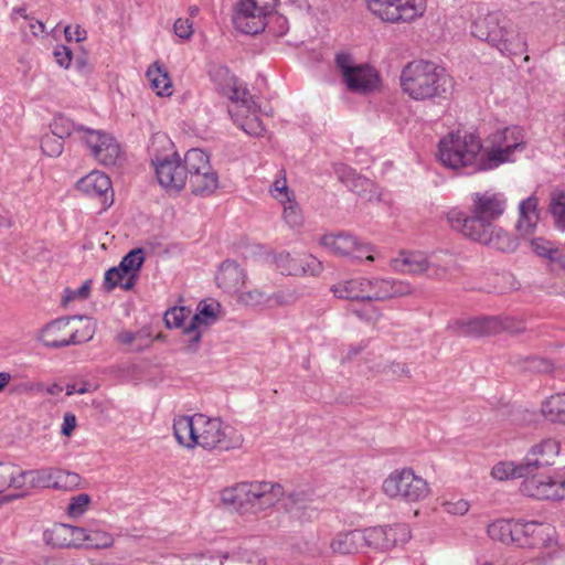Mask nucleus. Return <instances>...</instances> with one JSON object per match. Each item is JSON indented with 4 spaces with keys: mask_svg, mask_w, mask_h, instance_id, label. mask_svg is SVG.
<instances>
[{
    "mask_svg": "<svg viewBox=\"0 0 565 565\" xmlns=\"http://www.w3.org/2000/svg\"><path fill=\"white\" fill-rule=\"evenodd\" d=\"M452 85V78L445 68L429 61H412L401 73L403 92L417 102L445 99Z\"/></svg>",
    "mask_w": 565,
    "mask_h": 565,
    "instance_id": "nucleus-1",
    "label": "nucleus"
},
{
    "mask_svg": "<svg viewBox=\"0 0 565 565\" xmlns=\"http://www.w3.org/2000/svg\"><path fill=\"white\" fill-rule=\"evenodd\" d=\"M438 158L443 166L460 170L465 174L490 171L486 168V151L479 137L457 131L443 138L438 145Z\"/></svg>",
    "mask_w": 565,
    "mask_h": 565,
    "instance_id": "nucleus-2",
    "label": "nucleus"
},
{
    "mask_svg": "<svg viewBox=\"0 0 565 565\" xmlns=\"http://www.w3.org/2000/svg\"><path fill=\"white\" fill-rule=\"evenodd\" d=\"M507 209V198L503 193L484 191L471 194L470 214L452 209L447 214L450 227L462 235L472 233L494 224Z\"/></svg>",
    "mask_w": 565,
    "mask_h": 565,
    "instance_id": "nucleus-3",
    "label": "nucleus"
},
{
    "mask_svg": "<svg viewBox=\"0 0 565 565\" xmlns=\"http://www.w3.org/2000/svg\"><path fill=\"white\" fill-rule=\"evenodd\" d=\"M471 34L490 43L502 54L518 55L525 53L527 50L525 38L500 11L489 12L477 18L471 25Z\"/></svg>",
    "mask_w": 565,
    "mask_h": 565,
    "instance_id": "nucleus-4",
    "label": "nucleus"
},
{
    "mask_svg": "<svg viewBox=\"0 0 565 565\" xmlns=\"http://www.w3.org/2000/svg\"><path fill=\"white\" fill-rule=\"evenodd\" d=\"M284 497L279 483L241 482L222 491V501L239 513H258L274 507Z\"/></svg>",
    "mask_w": 565,
    "mask_h": 565,
    "instance_id": "nucleus-5",
    "label": "nucleus"
},
{
    "mask_svg": "<svg viewBox=\"0 0 565 565\" xmlns=\"http://www.w3.org/2000/svg\"><path fill=\"white\" fill-rule=\"evenodd\" d=\"M95 323L83 317H63L47 323L41 340L47 348H63L85 343L95 334Z\"/></svg>",
    "mask_w": 565,
    "mask_h": 565,
    "instance_id": "nucleus-6",
    "label": "nucleus"
},
{
    "mask_svg": "<svg viewBox=\"0 0 565 565\" xmlns=\"http://www.w3.org/2000/svg\"><path fill=\"white\" fill-rule=\"evenodd\" d=\"M525 149L523 129L519 126L505 127L489 137L486 151V168L494 170L501 164L513 162L515 153Z\"/></svg>",
    "mask_w": 565,
    "mask_h": 565,
    "instance_id": "nucleus-7",
    "label": "nucleus"
},
{
    "mask_svg": "<svg viewBox=\"0 0 565 565\" xmlns=\"http://www.w3.org/2000/svg\"><path fill=\"white\" fill-rule=\"evenodd\" d=\"M241 443V437L221 418L196 414V446L206 450H228Z\"/></svg>",
    "mask_w": 565,
    "mask_h": 565,
    "instance_id": "nucleus-8",
    "label": "nucleus"
},
{
    "mask_svg": "<svg viewBox=\"0 0 565 565\" xmlns=\"http://www.w3.org/2000/svg\"><path fill=\"white\" fill-rule=\"evenodd\" d=\"M188 183L195 195L206 196L218 186V175L213 170L209 156L201 149H190L182 161Z\"/></svg>",
    "mask_w": 565,
    "mask_h": 565,
    "instance_id": "nucleus-9",
    "label": "nucleus"
},
{
    "mask_svg": "<svg viewBox=\"0 0 565 565\" xmlns=\"http://www.w3.org/2000/svg\"><path fill=\"white\" fill-rule=\"evenodd\" d=\"M222 93L238 105L237 116L243 117L238 126L249 136H262L265 127L258 117L259 106L237 78L231 76L227 85L222 88Z\"/></svg>",
    "mask_w": 565,
    "mask_h": 565,
    "instance_id": "nucleus-10",
    "label": "nucleus"
},
{
    "mask_svg": "<svg viewBox=\"0 0 565 565\" xmlns=\"http://www.w3.org/2000/svg\"><path fill=\"white\" fill-rule=\"evenodd\" d=\"M382 488L387 497L392 499L399 498L407 502L424 500L429 493L426 480L408 468L390 473Z\"/></svg>",
    "mask_w": 565,
    "mask_h": 565,
    "instance_id": "nucleus-11",
    "label": "nucleus"
},
{
    "mask_svg": "<svg viewBox=\"0 0 565 565\" xmlns=\"http://www.w3.org/2000/svg\"><path fill=\"white\" fill-rule=\"evenodd\" d=\"M278 0H241L237 3L233 22L245 34L264 31L267 17L275 10Z\"/></svg>",
    "mask_w": 565,
    "mask_h": 565,
    "instance_id": "nucleus-12",
    "label": "nucleus"
},
{
    "mask_svg": "<svg viewBox=\"0 0 565 565\" xmlns=\"http://www.w3.org/2000/svg\"><path fill=\"white\" fill-rule=\"evenodd\" d=\"M391 268L395 273L407 275H425L430 279H444L448 275V267L427 258L424 253L401 250L391 259Z\"/></svg>",
    "mask_w": 565,
    "mask_h": 565,
    "instance_id": "nucleus-13",
    "label": "nucleus"
},
{
    "mask_svg": "<svg viewBox=\"0 0 565 565\" xmlns=\"http://www.w3.org/2000/svg\"><path fill=\"white\" fill-rule=\"evenodd\" d=\"M321 245L329 252L339 257L349 258L351 260L374 262L375 247L356 236L340 232L326 234L320 239Z\"/></svg>",
    "mask_w": 565,
    "mask_h": 565,
    "instance_id": "nucleus-14",
    "label": "nucleus"
},
{
    "mask_svg": "<svg viewBox=\"0 0 565 565\" xmlns=\"http://www.w3.org/2000/svg\"><path fill=\"white\" fill-rule=\"evenodd\" d=\"M369 9L383 21L412 22L425 12V0H366Z\"/></svg>",
    "mask_w": 565,
    "mask_h": 565,
    "instance_id": "nucleus-15",
    "label": "nucleus"
},
{
    "mask_svg": "<svg viewBox=\"0 0 565 565\" xmlns=\"http://www.w3.org/2000/svg\"><path fill=\"white\" fill-rule=\"evenodd\" d=\"M335 65L351 92L367 94L375 89L379 76L373 67L355 65L352 56L344 52L335 55Z\"/></svg>",
    "mask_w": 565,
    "mask_h": 565,
    "instance_id": "nucleus-16",
    "label": "nucleus"
},
{
    "mask_svg": "<svg viewBox=\"0 0 565 565\" xmlns=\"http://www.w3.org/2000/svg\"><path fill=\"white\" fill-rule=\"evenodd\" d=\"M78 139L86 146L90 154L104 166L116 164L120 156V147L113 136L103 131L79 127Z\"/></svg>",
    "mask_w": 565,
    "mask_h": 565,
    "instance_id": "nucleus-17",
    "label": "nucleus"
},
{
    "mask_svg": "<svg viewBox=\"0 0 565 565\" xmlns=\"http://www.w3.org/2000/svg\"><path fill=\"white\" fill-rule=\"evenodd\" d=\"M159 184L168 193H179L188 183V174L178 153L171 158H156L151 160Z\"/></svg>",
    "mask_w": 565,
    "mask_h": 565,
    "instance_id": "nucleus-18",
    "label": "nucleus"
},
{
    "mask_svg": "<svg viewBox=\"0 0 565 565\" xmlns=\"http://www.w3.org/2000/svg\"><path fill=\"white\" fill-rule=\"evenodd\" d=\"M415 288L411 282L395 278L364 277L365 301H385L413 295Z\"/></svg>",
    "mask_w": 565,
    "mask_h": 565,
    "instance_id": "nucleus-19",
    "label": "nucleus"
},
{
    "mask_svg": "<svg viewBox=\"0 0 565 565\" xmlns=\"http://www.w3.org/2000/svg\"><path fill=\"white\" fill-rule=\"evenodd\" d=\"M460 332L465 335L482 337L495 334L501 331L518 333L524 329L521 322L512 318L478 317L459 322Z\"/></svg>",
    "mask_w": 565,
    "mask_h": 565,
    "instance_id": "nucleus-20",
    "label": "nucleus"
},
{
    "mask_svg": "<svg viewBox=\"0 0 565 565\" xmlns=\"http://www.w3.org/2000/svg\"><path fill=\"white\" fill-rule=\"evenodd\" d=\"M323 503V498L311 489L291 492L282 499L285 510L300 520L313 519Z\"/></svg>",
    "mask_w": 565,
    "mask_h": 565,
    "instance_id": "nucleus-21",
    "label": "nucleus"
},
{
    "mask_svg": "<svg viewBox=\"0 0 565 565\" xmlns=\"http://www.w3.org/2000/svg\"><path fill=\"white\" fill-rule=\"evenodd\" d=\"M465 236L502 253H513L519 247L518 238L495 224L478 231L475 230L472 233L466 234Z\"/></svg>",
    "mask_w": 565,
    "mask_h": 565,
    "instance_id": "nucleus-22",
    "label": "nucleus"
},
{
    "mask_svg": "<svg viewBox=\"0 0 565 565\" xmlns=\"http://www.w3.org/2000/svg\"><path fill=\"white\" fill-rule=\"evenodd\" d=\"M559 475H527L521 483V492L524 495L537 500H559Z\"/></svg>",
    "mask_w": 565,
    "mask_h": 565,
    "instance_id": "nucleus-23",
    "label": "nucleus"
},
{
    "mask_svg": "<svg viewBox=\"0 0 565 565\" xmlns=\"http://www.w3.org/2000/svg\"><path fill=\"white\" fill-rule=\"evenodd\" d=\"M275 264L282 275L289 276H316L322 270V264L312 255L294 257L281 252L275 257Z\"/></svg>",
    "mask_w": 565,
    "mask_h": 565,
    "instance_id": "nucleus-24",
    "label": "nucleus"
},
{
    "mask_svg": "<svg viewBox=\"0 0 565 565\" xmlns=\"http://www.w3.org/2000/svg\"><path fill=\"white\" fill-rule=\"evenodd\" d=\"M559 449V443L553 438L543 439L533 445L523 459L530 475L539 468L552 465L558 456Z\"/></svg>",
    "mask_w": 565,
    "mask_h": 565,
    "instance_id": "nucleus-25",
    "label": "nucleus"
},
{
    "mask_svg": "<svg viewBox=\"0 0 565 565\" xmlns=\"http://www.w3.org/2000/svg\"><path fill=\"white\" fill-rule=\"evenodd\" d=\"M83 533L82 526L58 523L44 533V539L47 544L54 547H78L83 545V539H81Z\"/></svg>",
    "mask_w": 565,
    "mask_h": 565,
    "instance_id": "nucleus-26",
    "label": "nucleus"
},
{
    "mask_svg": "<svg viewBox=\"0 0 565 565\" xmlns=\"http://www.w3.org/2000/svg\"><path fill=\"white\" fill-rule=\"evenodd\" d=\"M246 273L231 259L224 260L215 276L217 286L225 292H236L245 282Z\"/></svg>",
    "mask_w": 565,
    "mask_h": 565,
    "instance_id": "nucleus-27",
    "label": "nucleus"
},
{
    "mask_svg": "<svg viewBox=\"0 0 565 565\" xmlns=\"http://www.w3.org/2000/svg\"><path fill=\"white\" fill-rule=\"evenodd\" d=\"M215 312L212 306L204 305L199 307V312L192 316L188 326H184L183 334L184 342L188 343L189 349H195L201 340L202 332L201 326H210L215 321Z\"/></svg>",
    "mask_w": 565,
    "mask_h": 565,
    "instance_id": "nucleus-28",
    "label": "nucleus"
},
{
    "mask_svg": "<svg viewBox=\"0 0 565 565\" xmlns=\"http://www.w3.org/2000/svg\"><path fill=\"white\" fill-rule=\"evenodd\" d=\"M78 191L92 198H104L107 201L108 193H113L110 179L100 171H93L78 180Z\"/></svg>",
    "mask_w": 565,
    "mask_h": 565,
    "instance_id": "nucleus-29",
    "label": "nucleus"
},
{
    "mask_svg": "<svg viewBox=\"0 0 565 565\" xmlns=\"http://www.w3.org/2000/svg\"><path fill=\"white\" fill-rule=\"evenodd\" d=\"M537 198L531 195L519 204V220L515 228L521 236H529L534 233L539 223Z\"/></svg>",
    "mask_w": 565,
    "mask_h": 565,
    "instance_id": "nucleus-30",
    "label": "nucleus"
},
{
    "mask_svg": "<svg viewBox=\"0 0 565 565\" xmlns=\"http://www.w3.org/2000/svg\"><path fill=\"white\" fill-rule=\"evenodd\" d=\"M173 433L180 445L194 448L196 446V414L174 418Z\"/></svg>",
    "mask_w": 565,
    "mask_h": 565,
    "instance_id": "nucleus-31",
    "label": "nucleus"
},
{
    "mask_svg": "<svg viewBox=\"0 0 565 565\" xmlns=\"http://www.w3.org/2000/svg\"><path fill=\"white\" fill-rule=\"evenodd\" d=\"M84 532L81 535L83 539V545L90 548H106L113 545L114 539L104 526L99 523H88L86 526H82Z\"/></svg>",
    "mask_w": 565,
    "mask_h": 565,
    "instance_id": "nucleus-32",
    "label": "nucleus"
},
{
    "mask_svg": "<svg viewBox=\"0 0 565 565\" xmlns=\"http://www.w3.org/2000/svg\"><path fill=\"white\" fill-rule=\"evenodd\" d=\"M362 540L360 530L340 532L332 539L330 547L338 554H352L363 548Z\"/></svg>",
    "mask_w": 565,
    "mask_h": 565,
    "instance_id": "nucleus-33",
    "label": "nucleus"
},
{
    "mask_svg": "<svg viewBox=\"0 0 565 565\" xmlns=\"http://www.w3.org/2000/svg\"><path fill=\"white\" fill-rule=\"evenodd\" d=\"M331 291L340 299L365 301L364 277L341 280L331 287Z\"/></svg>",
    "mask_w": 565,
    "mask_h": 565,
    "instance_id": "nucleus-34",
    "label": "nucleus"
},
{
    "mask_svg": "<svg viewBox=\"0 0 565 565\" xmlns=\"http://www.w3.org/2000/svg\"><path fill=\"white\" fill-rule=\"evenodd\" d=\"M146 76L151 88L159 96H170L172 94V83L166 68L159 63H153L147 71Z\"/></svg>",
    "mask_w": 565,
    "mask_h": 565,
    "instance_id": "nucleus-35",
    "label": "nucleus"
},
{
    "mask_svg": "<svg viewBox=\"0 0 565 565\" xmlns=\"http://www.w3.org/2000/svg\"><path fill=\"white\" fill-rule=\"evenodd\" d=\"M238 300L247 306H278L286 303L284 299L282 292H277L273 295H267L263 290L253 289L249 291L242 292L238 297Z\"/></svg>",
    "mask_w": 565,
    "mask_h": 565,
    "instance_id": "nucleus-36",
    "label": "nucleus"
},
{
    "mask_svg": "<svg viewBox=\"0 0 565 565\" xmlns=\"http://www.w3.org/2000/svg\"><path fill=\"white\" fill-rule=\"evenodd\" d=\"M554 529L546 523L536 521L526 522V539L531 542L527 547H543L546 546L553 537Z\"/></svg>",
    "mask_w": 565,
    "mask_h": 565,
    "instance_id": "nucleus-37",
    "label": "nucleus"
},
{
    "mask_svg": "<svg viewBox=\"0 0 565 565\" xmlns=\"http://www.w3.org/2000/svg\"><path fill=\"white\" fill-rule=\"evenodd\" d=\"M335 173L342 183H344L348 188H350V190L358 193L359 195H362L360 189L365 190L372 186L370 180L362 178L353 169L345 164H339L335 168Z\"/></svg>",
    "mask_w": 565,
    "mask_h": 565,
    "instance_id": "nucleus-38",
    "label": "nucleus"
},
{
    "mask_svg": "<svg viewBox=\"0 0 565 565\" xmlns=\"http://www.w3.org/2000/svg\"><path fill=\"white\" fill-rule=\"evenodd\" d=\"M491 475L494 479L503 481L514 478H524L530 475V471L523 461L518 465L512 461H502L492 468Z\"/></svg>",
    "mask_w": 565,
    "mask_h": 565,
    "instance_id": "nucleus-39",
    "label": "nucleus"
},
{
    "mask_svg": "<svg viewBox=\"0 0 565 565\" xmlns=\"http://www.w3.org/2000/svg\"><path fill=\"white\" fill-rule=\"evenodd\" d=\"M136 279L132 275L119 269V265L111 267L105 273L104 287L110 291L116 287H120L124 290H130L135 286Z\"/></svg>",
    "mask_w": 565,
    "mask_h": 565,
    "instance_id": "nucleus-40",
    "label": "nucleus"
},
{
    "mask_svg": "<svg viewBox=\"0 0 565 565\" xmlns=\"http://www.w3.org/2000/svg\"><path fill=\"white\" fill-rule=\"evenodd\" d=\"M542 413L546 419L562 424L565 418V393L546 399L542 405Z\"/></svg>",
    "mask_w": 565,
    "mask_h": 565,
    "instance_id": "nucleus-41",
    "label": "nucleus"
},
{
    "mask_svg": "<svg viewBox=\"0 0 565 565\" xmlns=\"http://www.w3.org/2000/svg\"><path fill=\"white\" fill-rule=\"evenodd\" d=\"M550 212L555 226L565 231V191L557 189L551 193Z\"/></svg>",
    "mask_w": 565,
    "mask_h": 565,
    "instance_id": "nucleus-42",
    "label": "nucleus"
},
{
    "mask_svg": "<svg viewBox=\"0 0 565 565\" xmlns=\"http://www.w3.org/2000/svg\"><path fill=\"white\" fill-rule=\"evenodd\" d=\"M384 527L386 533V535H384V551L391 550L398 544H404L411 537V532L406 524H395L393 526Z\"/></svg>",
    "mask_w": 565,
    "mask_h": 565,
    "instance_id": "nucleus-43",
    "label": "nucleus"
},
{
    "mask_svg": "<svg viewBox=\"0 0 565 565\" xmlns=\"http://www.w3.org/2000/svg\"><path fill=\"white\" fill-rule=\"evenodd\" d=\"M79 127L82 126L75 125L71 118L64 115H56L50 125L51 132L63 139L70 137L72 134H76L78 136L77 128Z\"/></svg>",
    "mask_w": 565,
    "mask_h": 565,
    "instance_id": "nucleus-44",
    "label": "nucleus"
},
{
    "mask_svg": "<svg viewBox=\"0 0 565 565\" xmlns=\"http://www.w3.org/2000/svg\"><path fill=\"white\" fill-rule=\"evenodd\" d=\"M145 262L143 249L135 248L130 250L126 256L122 257L119 263V269L121 271H126L129 275H132L135 279L137 278V273L141 268Z\"/></svg>",
    "mask_w": 565,
    "mask_h": 565,
    "instance_id": "nucleus-45",
    "label": "nucleus"
},
{
    "mask_svg": "<svg viewBox=\"0 0 565 565\" xmlns=\"http://www.w3.org/2000/svg\"><path fill=\"white\" fill-rule=\"evenodd\" d=\"M360 532L363 536V548L371 547L374 550L384 551V535H386L384 526L367 527L364 530H360Z\"/></svg>",
    "mask_w": 565,
    "mask_h": 565,
    "instance_id": "nucleus-46",
    "label": "nucleus"
},
{
    "mask_svg": "<svg viewBox=\"0 0 565 565\" xmlns=\"http://www.w3.org/2000/svg\"><path fill=\"white\" fill-rule=\"evenodd\" d=\"M511 529L512 521L497 520L488 525L487 533L494 541L511 544Z\"/></svg>",
    "mask_w": 565,
    "mask_h": 565,
    "instance_id": "nucleus-47",
    "label": "nucleus"
},
{
    "mask_svg": "<svg viewBox=\"0 0 565 565\" xmlns=\"http://www.w3.org/2000/svg\"><path fill=\"white\" fill-rule=\"evenodd\" d=\"M118 342L125 345H130L135 351H141L150 344V339L142 332L121 331L117 335Z\"/></svg>",
    "mask_w": 565,
    "mask_h": 565,
    "instance_id": "nucleus-48",
    "label": "nucleus"
},
{
    "mask_svg": "<svg viewBox=\"0 0 565 565\" xmlns=\"http://www.w3.org/2000/svg\"><path fill=\"white\" fill-rule=\"evenodd\" d=\"M270 193L281 204H286V201H289V199L292 198V193L287 185L286 172L284 169L279 170L278 177L270 186Z\"/></svg>",
    "mask_w": 565,
    "mask_h": 565,
    "instance_id": "nucleus-49",
    "label": "nucleus"
},
{
    "mask_svg": "<svg viewBox=\"0 0 565 565\" xmlns=\"http://www.w3.org/2000/svg\"><path fill=\"white\" fill-rule=\"evenodd\" d=\"M284 205L282 218L289 227H299L303 223V216L299 205L291 198Z\"/></svg>",
    "mask_w": 565,
    "mask_h": 565,
    "instance_id": "nucleus-50",
    "label": "nucleus"
},
{
    "mask_svg": "<svg viewBox=\"0 0 565 565\" xmlns=\"http://www.w3.org/2000/svg\"><path fill=\"white\" fill-rule=\"evenodd\" d=\"M41 149L49 157H58L64 149L63 138L55 136L53 132L46 134L41 139Z\"/></svg>",
    "mask_w": 565,
    "mask_h": 565,
    "instance_id": "nucleus-51",
    "label": "nucleus"
},
{
    "mask_svg": "<svg viewBox=\"0 0 565 565\" xmlns=\"http://www.w3.org/2000/svg\"><path fill=\"white\" fill-rule=\"evenodd\" d=\"M190 316V310L184 307H173L170 308L164 313V322L166 326L171 328H181L184 323V320Z\"/></svg>",
    "mask_w": 565,
    "mask_h": 565,
    "instance_id": "nucleus-52",
    "label": "nucleus"
},
{
    "mask_svg": "<svg viewBox=\"0 0 565 565\" xmlns=\"http://www.w3.org/2000/svg\"><path fill=\"white\" fill-rule=\"evenodd\" d=\"M511 536V544H515L520 547L531 545V542L526 539V522L512 521Z\"/></svg>",
    "mask_w": 565,
    "mask_h": 565,
    "instance_id": "nucleus-53",
    "label": "nucleus"
},
{
    "mask_svg": "<svg viewBox=\"0 0 565 565\" xmlns=\"http://www.w3.org/2000/svg\"><path fill=\"white\" fill-rule=\"evenodd\" d=\"M90 502L88 494L82 493L74 497L67 508V512L72 518H78L85 513Z\"/></svg>",
    "mask_w": 565,
    "mask_h": 565,
    "instance_id": "nucleus-54",
    "label": "nucleus"
},
{
    "mask_svg": "<svg viewBox=\"0 0 565 565\" xmlns=\"http://www.w3.org/2000/svg\"><path fill=\"white\" fill-rule=\"evenodd\" d=\"M230 552H206L199 556L198 565H228Z\"/></svg>",
    "mask_w": 565,
    "mask_h": 565,
    "instance_id": "nucleus-55",
    "label": "nucleus"
},
{
    "mask_svg": "<svg viewBox=\"0 0 565 565\" xmlns=\"http://www.w3.org/2000/svg\"><path fill=\"white\" fill-rule=\"evenodd\" d=\"M33 473L34 471H21L11 466L10 473H6L4 476L7 481H3V484H10V487L14 489H21L25 484L26 477Z\"/></svg>",
    "mask_w": 565,
    "mask_h": 565,
    "instance_id": "nucleus-56",
    "label": "nucleus"
},
{
    "mask_svg": "<svg viewBox=\"0 0 565 565\" xmlns=\"http://www.w3.org/2000/svg\"><path fill=\"white\" fill-rule=\"evenodd\" d=\"M90 285H92V280L88 279V280H85L83 282V285L77 288V289H65V295H64V302H70V301H73L75 299H86L88 298L89 296V292H90Z\"/></svg>",
    "mask_w": 565,
    "mask_h": 565,
    "instance_id": "nucleus-57",
    "label": "nucleus"
},
{
    "mask_svg": "<svg viewBox=\"0 0 565 565\" xmlns=\"http://www.w3.org/2000/svg\"><path fill=\"white\" fill-rule=\"evenodd\" d=\"M533 252L542 257H546L551 260V256L554 252H556V248L553 247V244L542 237L534 238L531 242Z\"/></svg>",
    "mask_w": 565,
    "mask_h": 565,
    "instance_id": "nucleus-58",
    "label": "nucleus"
},
{
    "mask_svg": "<svg viewBox=\"0 0 565 565\" xmlns=\"http://www.w3.org/2000/svg\"><path fill=\"white\" fill-rule=\"evenodd\" d=\"M444 510L454 515H463L469 511L470 504L467 500L457 499L455 501H445L443 503Z\"/></svg>",
    "mask_w": 565,
    "mask_h": 565,
    "instance_id": "nucleus-59",
    "label": "nucleus"
},
{
    "mask_svg": "<svg viewBox=\"0 0 565 565\" xmlns=\"http://www.w3.org/2000/svg\"><path fill=\"white\" fill-rule=\"evenodd\" d=\"M56 63L64 68H68L72 62V51L65 45H57L53 52Z\"/></svg>",
    "mask_w": 565,
    "mask_h": 565,
    "instance_id": "nucleus-60",
    "label": "nucleus"
},
{
    "mask_svg": "<svg viewBox=\"0 0 565 565\" xmlns=\"http://www.w3.org/2000/svg\"><path fill=\"white\" fill-rule=\"evenodd\" d=\"M174 33L181 39H190L193 30L188 19H178L173 25Z\"/></svg>",
    "mask_w": 565,
    "mask_h": 565,
    "instance_id": "nucleus-61",
    "label": "nucleus"
},
{
    "mask_svg": "<svg viewBox=\"0 0 565 565\" xmlns=\"http://www.w3.org/2000/svg\"><path fill=\"white\" fill-rule=\"evenodd\" d=\"M64 34L67 41L75 40L76 42H82L87 36V32L79 25H76L74 29L71 25L65 26Z\"/></svg>",
    "mask_w": 565,
    "mask_h": 565,
    "instance_id": "nucleus-62",
    "label": "nucleus"
},
{
    "mask_svg": "<svg viewBox=\"0 0 565 565\" xmlns=\"http://www.w3.org/2000/svg\"><path fill=\"white\" fill-rule=\"evenodd\" d=\"M76 416L73 413H65L63 416L61 434L64 436H71L76 428Z\"/></svg>",
    "mask_w": 565,
    "mask_h": 565,
    "instance_id": "nucleus-63",
    "label": "nucleus"
},
{
    "mask_svg": "<svg viewBox=\"0 0 565 565\" xmlns=\"http://www.w3.org/2000/svg\"><path fill=\"white\" fill-rule=\"evenodd\" d=\"M551 256V264L553 269L559 268L565 270V253L556 249Z\"/></svg>",
    "mask_w": 565,
    "mask_h": 565,
    "instance_id": "nucleus-64",
    "label": "nucleus"
}]
</instances>
